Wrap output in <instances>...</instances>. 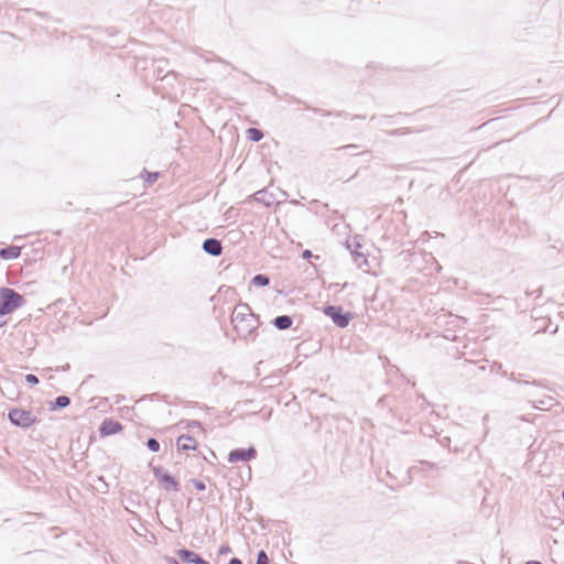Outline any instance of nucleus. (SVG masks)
I'll use <instances>...</instances> for the list:
<instances>
[{
  "label": "nucleus",
  "instance_id": "obj_17",
  "mask_svg": "<svg viewBox=\"0 0 564 564\" xmlns=\"http://www.w3.org/2000/svg\"><path fill=\"white\" fill-rule=\"evenodd\" d=\"M247 138L250 141L259 142L263 138V132L260 129H257V128H249L247 130Z\"/></svg>",
  "mask_w": 564,
  "mask_h": 564
},
{
  "label": "nucleus",
  "instance_id": "obj_28",
  "mask_svg": "<svg viewBox=\"0 0 564 564\" xmlns=\"http://www.w3.org/2000/svg\"><path fill=\"white\" fill-rule=\"evenodd\" d=\"M167 564H180L178 561L174 557H166Z\"/></svg>",
  "mask_w": 564,
  "mask_h": 564
},
{
  "label": "nucleus",
  "instance_id": "obj_9",
  "mask_svg": "<svg viewBox=\"0 0 564 564\" xmlns=\"http://www.w3.org/2000/svg\"><path fill=\"white\" fill-rule=\"evenodd\" d=\"M122 429L121 424L112 419H105L99 427V433L101 436H110L118 432H120Z\"/></svg>",
  "mask_w": 564,
  "mask_h": 564
},
{
  "label": "nucleus",
  "instance_id": "obj_21",
  "mask_svg": "<svg viewBox=\"0 0 564 564\" xmlns=\"http://www.w3.org/2000/svg\"><path fill=\"white\" fill-rule=\"evenodd\" d=\"M143 173L147 174L145 182L149 183V184L154 183L158 180V177H159V173L158 172H147L144 170Z\"/></svg>",
  "mask_w": 564,
  "mask_h": 564
},
{
  "label": "nucleus",
  "instance_id": "obj_26",
  "mask_svg": "<svg viewBox=\"0 0 564 564\" xmlns=\"http://www.w3.org/2000/svg\"><path fill=\"white\" fill-rule=\"evenodd\" d=\"M302 257H303L304 259H310V258H312V257H313V253H312V251H311V250H304V251H303V253H302Z\"/></svg>",
  "mask_w": 564,
  "mask_h": 564
},
{
  "label": "nucleus",
  "instance_id": "obj_13",
  "mask_svg": "<svg viewBox=\"0 0 564 564\" xmlns=\"http://www.w3.org/2000/svg\"><path fill=\"white\" fill-rule=\"evenodd\" d=\"M21 254V247L18 246H9L0 249V258L3 260H14L18 259Z\"/></svg>",
  "mask_w": 564,
  "mask_h": 564
},
{
  "label": "nucleus",
  "instance_id": "obj_27",
  "mask_svg": "<svg viewBox=\"0 0 564 564\" xmlns=\"http://www.w3.org/2000/svg\"><path fill=\"white\" fill-rule=\"evenodd\" d=\"M228 564H242V562L238 557H232V558H230Z\"/></svg>",
  "mask_w": 564,
  "mask_h": 564
},
{
  "label": "nucleus",
  "instance_id": "obj_24",
  "mask_svg": "<svg viewBox=\"0 0 564 564\" xmlns=\"http://www.w3.org/2000/svg\"><path fill=\"white\" fill-rule=\"evenodd\" d=\"M193 484H194V487H195L197 490H199V491L205 490V488H206L205 482H204V481H202V480L194 479V480H193Z\"/></svg>",
  "mask_w": 564,
  "mask_h": 564
},
{
  "label": "nucleus",
  "instance_id": "obj_12",
  "mask_svg": "<svg viewBox=\"0 0 564 564\" xmlns=\"http://www.w3.org/2000/svg\"><path fill=\"white\" fill-rule=\"evenodd\" d=\"M529 398H532L531 402L535 409L546 410L553 405V399L551 397H546L541 400H536V393L534 391H530L527 393Z\"/></svg>",
  "mask_w": 564,
  "mask_h": 564
},
{
  "label": "nucleus",
  "instance_id": "obj_18",
  "mask_svg": "<svg viewBox=\"0 0 564 564\" xmlns=\"http://www.w3.org/2000/svg\"><path fill=\"white\" fill-rule=\"evenodd\" d=\"M269 283L270 279L265 274H256L251 280V284L256 286H267Z\"/></svg>",
  "mask_w": 564,
  "mask_h": 564
},
{
  "label": "nucleus",
  "instance_id": "obj_7",
  "mask_svg": "<svg viewBox=\"0 0 564 564\" xmlns=\"http://www.w3.org/2000/svg\"><path fill=\"white\" fill-rule=\"evenodd\" d=\"M347 249L350 250L351 257L354 259V262L357 264L358 268H364L365 265H368V260L364 252L360 251V243L354 239V241H347Z\"/></svg>",
  "mask_w": 564,
  "mask_h": 564
},
{
  "label": "nucleus",
  "instance_id": "obj_11",
  "mask_svg": "<svg viewBox=\"0 0 564 564\" xmlns=\"http://www.w3.org/2000/svg\"><path fill=\"white\" fill-rule=\"evenodd\" d=\"M177 448L184 452L195 449L197 446L196 440L189 435H181L176 441Z\"/></svg>",
  "mask_w": 564,
  "mask_h": 564
},
{
  "label": "nucleus",
  "instance_id": "obj_35",
  "mask_svg": "<svg viewBox=\"0 0 564 564\" xmlns=\"http://www.w3.org/2000/svg\"><path fill=\"white\" fill-rule=\"evenodd\" d=\"M370 120H371V121H375V120H377V117H376V116H372V117L370 118Z\"/></svg>",
  "mask_w": 564,
  "mask_h": 564
},
{
  "label": "nucleus",
  "instance_id": "obj_29",
  "mask_svg": "<svg viewBox=\"0 0 564 564\" xmlns=\"http://www.w3.org/2000/svg\"><path fill=\"white\" fill-rule=\"evenodd\" d=\"M355 148H357V145H355V144H349V145H345V147H343V148H340V149H341V150H350V149H355Z\"/></svg>",
  "mask_w": 564,
  "mask_h": 564
},
{
  "label": "nucleus",
  "instance_id": "obj_16",
  "mask_svg": "<svg viewBox=\"0 0 564 564\" xmlns=\"http://www.w3.org/2000/svg\"><path fill=\"white\" fill-rule=\"evenodd\" d=\"M254 199L263 203L265 206H270L273 203L272 196H268L265 191H258L254 193Z\"/></svg>",
  "mask_w": 564,
  "mask_h": 564
},
{
  "label": "nucleus",
  "instance_id": "obj_31",
  "mask_svg": "<svg viewBox=\"0 0 564 564\" xmlns=\"http://www.w3.org/2000/svg\"><path fill=\"white\" fill-rule=\"evenodd\" d=\"M525 564H542V563L539 561H528Z\"/></svg>",
  "mask_w": 564,
  "mask_h": 564
},
{
  "label": "nucleus",
  "instance_id": "obj_8",
  "mask_svg": "<svg viewBox=\"0 0 564 564\" xmlns=\"http://www.w3.org/2000/svg\"><path fill=\"white\" fill-rule=\"evenodd\" d=\"M177 556L187 564H209V562L205 561L196 552L187 549L178 550Z\"/></svg>",
  "mask_w": 564,
  "mask_h": 564
},
{
  "label": "nucleus",
  "instance_id": "obj_25",
  "mask_svg": "<svg viewBox=\"0 0 564 564\" xmlns=\"http://www.w3.org/2000/svg\"><path fill=\"white\" fill-rule=\"evenodd\" d=\"M229 552H230V547H229L228 545H221V546L219 547V554H220V555H221V554H227V553H229Z\"/></svg>",
  "mask_w": 564,
  "mask_h": 564
},
{
  "label": "nucleus",
  "instance_id": "obj_22",
  "mask_svg": "<svg viewBox=\"0 0 564 564\" xmlns=\"http://www.w3.org/2000/svg\"><path fill=\"white\" fill-rule=\"evenodd\" d=\"M510 380H511V381H514V382H518V383H520V384L533 386V387H541V383H540V382H535V381H533V382H529V381H519V380H517V379H516V377H514V375H513V373H511V375H510Z\"/></svg>",
  "mask_w": 564,
  "mask_h": 564
},
{
  "label": "nucleus",
  "instance_id": "obj_14",
  "mask_svg": "<svg viewBox=\"0 0 564 564\" xmlns=\"http://www.w3.org/2000/svg\"><path fill=\"white\" fill-rule=\"evenodd\" d=\"M272 323L278 329L285 330L292 326L293 318L290 315H279Z\"/></svg>",
  "mask_w": 564,
  "mask_h": 564
},
{
  "label": "nucleus",
  "instance_id": "obj_30",
  "mask_svg": "<svg viewBox=\"0 0 564 564\" xmlns=\"http://www.w3.org/2000/svg\"><path fill=\"white\" fill-rule=\"evenodd\" d=\"M387 118H388L387 116H383L382 118H380L379 124H384V122H383V121H386V120H387Z\"/></svg>",
  "mask_w": 564,
  "mask_h": 564
},
{
  "label": "nucleus",
  "instance_id": "obj_5",
  "mask_svg": "<svg viewBox=\"0 0 564 564\" xmlns=\"http://www.w3.org/2000/svg\"><path fill=\"white\" fill-rule=\"evenodd\" d=\"M153 475L155 479L162 485V487L166 491H178L180 485L175 480V478L169 474L167 471L163 470L162 467H154L153 468Z\"/></svg>",
  "mask_w": 564,
  "mask_h": 564
},
{
  "label": "nucleus",
  "instance_id": "obj_38",
  "mask_svg": "<svg viewBox=\"0 0 564 564\" xmlns=\"http://www.w3.org/2000/svg\"><path fill=\"white\" fill-rule=\"evenodd\" d=\"M4 325V322L0 321V327Z\"/></svg>",
  "mask_w": 564,
  "mask_h": 564
},
{
  "label": "nucleus",
  "instance_id": "obj_33",
  "mask_svg": "<svg viewBox=\"0 0 564 564\" xmlns=\"http://www.w3.org/2000/svg\"><path fill=\"white\" fill-rule=\"evenodd\" d=\"M192 424H193V425H197V426H198V425H199V422H198V421H193V422H192Z\"/></svg>",
  "mask_w": 564,
  "mask_h": 564
},
{
  "label": "nucleus",
  "instance_id": "obj_36",
  "mask_svg": "<svg viewBox=\"0 0 564 564\" xmlns=\"http://www.w3.org/2000/svg\"><path fill=\"white\" fill-rule=\"evenodd\" d=\"M399 133H400V132H399V130H394V131L392 132V134H399Z\"/></svg>",
  "mask_w": 564,
  "mask_h": 564
},
{
  "label": "nucleus",
  "instance_id": "obj_37",
  "mask_svg": "<svg viewBox=\"0 0 564 564\" xmlns=\"http://www.w3.org/2000/svg\"><path fill=\"white\" fill-rule=\"evenodd\" d=\"M427 466L432 467L433 463H425Z\"/></svg>",
  "mask_w": 564,
  "mask_h": 564
},
{
  "label": "nucleus",
  "instance_id": "obj_4",
  "mask_svg": "<svg viewBox=\"0 0 564 564\" xmlns=\"http://www.w3.org/2000/svg\"><path fill=\"white\" fill-rule=\"evenodd\" d=\"M323 312L336 326L340 328L347 327L351 321V314L345 313L340 306L326 305L324 306Z\"/></svg>",
  "mask_w": 564,
  "mask_h": 564
},
{
  "label": "nucleus",
  "instance_id": "obj_6",
  "mask_svg": "<svg viewBox=\"0 0 564 564\" xmlns=\"http://www.w3.org/2000/svg\"><path fill=\"white\" fill-rule=\"evenodd\" d=\"M256 456H257V451L254 447L236 448L229 453L228 462L229 463L249 462L250 459H253Z\"/></svg>",
  "mask_w": 564,
  "mask_h": 564
},
{
  "label": "nucleus",
  "instance_id": "obj_3",
  "mask_svg": "<svg viewBox=\"0 0 564 564\" xmlns=\"http://www.w3.org/2000/svg\"><path fill=\"white\" fill-rule=\"evenodd\" d=\"M8 417L11 424L22 429L30 427L36 422V416L33 415L31 411L19 408L11 409L8 413Z\"/></svg>",
  "mask_w": 564,
  "mask_h": 564
},
{
  "label": "nucleus",
  "instance_id": "obj_34",
  "mask_svg": "<svg viewBox=\"0 0 564 564\" xmlns=\"http://www.w3.org/2000/svg\"><path fill=\"white\" fill-rule=\"evenodd\" d=\"M364 117H360V116H355L352 117V119H362Z\"/></svg>",
  "mask_w": 564,
  "mask_h": 564
},
{
  "label": "nucleus",
  "instance_id": "obj_23",
  "mask_svg": "<svg viewBox=\"0 0 564 564\" xmlns=\"http://www.w3.org/2000/svg\"><path fill=\"white\" fill-rule=\"evenodd\" d=\"M25 381L29 383V384H37L39 383V378L33 375V373H29L25 376Z\"/></svg>",
  "mask_w": 564,
  "mask_h": 564
},
{
  "label": "nucleus",
  "instance_id": "obj_19",
  "mask_svg": "<svg viewBox=\"0 0 564 564\" xmlns=\"http://www.w3.org/2000/svg\"><path fill=\"white\" fill-rule=\"evenodd\" d=\"M147 447L153 452V453H158L160 451V443L158 440L153 438V437H150L148 438L147 441Z\"/></svg>",
  "mask_w": 564,
  "mask_h": 564
},
{
  "label": "nucleus",
  "instance_id": "obj_10",
  "mask_svg": "<svg viewBox=\"0 0 564 564\" xmlns=\"http://www.w3.org/2000/svg\"><path fill=\"white\" fill-rule=\"evenodd\" d=\"M202 248L207 254L213 256V257H218L223 252L221 242L216 238L205 239Z\"/></svg>",
  "mask_w": 564,
  "mask_h": 564
},
{
  "label": "nucleus",
  "instance_id": "obj_1",
  "mask_svg": "<svg viewBox=\"0 0 564 564\" xmlns=\"http://www.w3.org/2000/svg\"><path fill=\"white\" fill-rule=\"evenodd\" d=\"M231 323L234 325V329L241 339H256V330L259 326V319L258 316L252 313L248 304L240 303L235 306L231 314Z\"/></svg>",
  "mask_w": 564,
  "mask_h": 564
},
{
  "label": "nucleus",
  "instance_id": "obj_2",
  "mask_svg": "<svg viewBox=\"0 0 564 564\" xmlns=\"http://www.w3.org/2000/svg\"><path fill=\"white\" fill-rule=\"evenodd\" d=\"M25 303L24 297L15 290L10 288H0V315H8L22 307Z\"/></svg>",
  "mask_w": 564,
  "mask_h": 564
},
{
  "label": "nucleus",
  "instance_id": "obj_20",
  "mask_svg": "<svg viewBox=\"0 0 564 564\" xmlns=\"http://www.w3.org/2000/svg\"><path fill=\"white\" fill-rule=\"evenodd\" d=\"M269 562L270 561L267 553L263 550L259 551L257 554L256 564H269Z\"/></svg>",
  "mask_w": 564,
  "mask_h": 564
},
{
  "label": "nucleus",
  "instance_id": "obj_15",
  "mask_svg": "<svg viewBox=\"0 0 564 564\" xmlns=\"http://www.w3.org/2000/svg\"><path fill=\"white\" fill-rule=\"evenodd\" d=\"M70 399L67 395L57 397L51 405V410L63 409L69 405Z\"/></svg>",
  "mask_w": 564,
  "mask_h": 564
},
{
  "label": "nucleus",
  "instance_id": "obj_32",
  "mask_svg": "<svg viewBox=\"0 0 564 564\" xmlns=\"http://www.w3.org/2000/svg\"><path fill=\"white\" fill-rule=\"evenodd\" d=\"M448 442H449V438H448V437H445V438L442 441V444H443V445H446Z\"/></svg>",
  "mask_w": 564,
  "mask_h": 564
}]
</instances>
